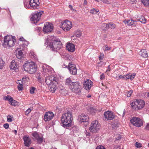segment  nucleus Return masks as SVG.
Returning a JSON list of instances; mask_svg holds the SVG:
<instances>
[{
  "mask_svg": "<svg viewBox=\"0 0 149 149\" xmlns=\"http://www.w3.org/2000/svg\"><path fill=\"white\" fill-rule=\"evenodd\" d=\"M72 24L71 22L65 20L61 23L60 27L65 31H69L72 27Z\"/></svg>",
  "mask_w": 149,
  "mask_h": 149,
  "instance_id": "8",
  "label": "nucleus"
},
{
  "mask_svg": "<svg viewBox=\"0 0 149 149\" xmlns=\"http://www.w3.org/2000/svg\"><path fill=\"white\" fill-rule=\"evenodd\" d=\"M73 82H72L71 80V79L70 78H67L65 81V83L66 85H68V86L70 87L73 84Z\"/></svg>",
  "mask_w": 149,
  "mask_h": 149,
  "instance_id": "30",
  "label": "nucleus"
},
{
  "mask_svg": "<svg viewBox=\"0 0 149 149\" xmlns=\"http://www.w3.org/2000/svg\"><path fill=\"white\" fill-rule=\"evenodd\" d=\"M21 82V80H18L16 82L18 84L17 88L19 91H22L23 89V85L24 84L22 83Z\"/></svg>",
  "mask_w": 149,
  "mask_h": 149,
  "instance_id": "27",
  "label": "nucleus"
},
{
  "mask_svg": "<svg viewBox=\"0 0 149 149\" xmlns=\"http://www.w3.org/2000/svg\"><path fill=\"white\" fill-rule=\"evenodd\" d=\"M121 137L119 134H117L116 135V140H119Z\"/></svg>",
  "mask_w": 149,
  "mask_h": 149,
  "instance_id": "56",
  "label": "nucleus"
},
{
  "mask_svg": "<svg viewBox=\"0 0 149 149\" xmlns=\"http://www.w3.org/2000/svg\"><path fill=\"white\" fill-rule=\"evenodd\" d=\"M33 109V108H30L28 109L25 112V114L26 115H27L29 114L31 111Z\"/></svg>",
  "mask_w": 149,
  "mask_h": 149,
  "instance_id": "46",
  "label": "nucleus"
},
{
  "mask_svg": "<svg viewBox=\"0 0 149 149\" xmlns=\"http://www.w3.org/2000/svg\"><path fill=\"white\" fill-rule=\"evenodd\" d=\"M29 80V77L26 76H25L23 77L22 78V80H21V82L24 84L28 82Z\"/></svg>",
  "mask_w": 149,
  "mask_h": 149,
  "instance_id": "32",
  "label": "nucleus"
},
{
  "mask_svg": "<svg viewBox=\"0 0 149 149\" xmlns=\"http://www.w3.org/2000/svg\"><path fill=\"white\" fill-rule=\"evenodd\" d=\"M12 98H13L10 96L8 95L7 96H5L4 97L3 99L4 100H8L10 102V101L11 100Z\"/></svg>",
  "mask_w": 149,
  "mask_h": 149,
  "instance_id": "38",
  "label": "nucleus"
},
{
  "mask_svg": "<svg viewBox=\"0 0 149 149\" xmlns=\"http://www.w3.org/2000/svg\"><path fill=\"white\" fill-rule=\"evenodd\" d=\"M139 54L142 57L146 58L148 56V53L146 49H142L139 52Z\"/></svg>",
  "mask_w": 149,
  "mask_h": 149,
  "instance_id": "25",
  "label": "nucleus"
},
{
  "mask_svg": "<svg viewBox=\"0 0 149 149\" xmlns=\"http://www.w3.org/2000/svg\"><path fill=\"white\" fill-rule=\"evenodd\" d=\"M132 93V90H130V91H128L127 93V97H130L131 94Z\"/></svg>",
  "mask_w": 149,
  "mask_h": 149,
  "instance_id": "54",
  "label": "nucleus"
},
{
  "mask_svg": "<svg viewBox=\"0 0 149 149\" xmlns=\"http://www.w3.org/2000/svg\"><path fill=\"white\" fill-rule=\"evenodd\" d=\"M78 119L81 122L86 123V125L88 124L89 118L88 116L86 114H82L78 117Z\"/></svg>",
  "mask_w": 149,
  "mask_h": 149,
  "instance_id": "14",
  "label": "nucleus"
},
{
  "mask_svg": "<svg viewBox=\"0 0 149 149\" xmlns=\"http://www.w3.org/2000/svg\"><path fill=\"white\" fill-rule=\"evenodd\" d=\"M102 2L106 4H109L111 3L108 0H100Z\"/></svg>",
  "mask_w": 149,
  "mask_h": 149,
  "instance_id": "47",
  "label": "nucleus"
},
{
  "mask_svg": "<svg viewBox=\"0 0 149 149\" xmlns=\"http://www.w3.org/2000/svg\"><path fill=\"white\" fill-rule=\"evenodd\" d=\"M53 28L52 24L49 22H46L45 24L43 31L45 33H50L53 30Z\"/></svg>",
  "mask_w": 149,
  "mask_h": 149,
  "instance_id": "12",
  "label": "nucleus"
},
{
  "mask_svg": "<svg viewBox=\"0 0 149 149\" xmlns=\"http://www.w3.org/2000/svg\"><path fill=\"white\" fill-rule=\"evenodd\" d=\"M105 49L104 50V51H105L110 50L111 49L110 47H108L107 45H106L105 46Z\"/></svg>",
  "mask_w": 149,
  "mask_h": 149,
  "instance_id": "61",
  "label": "nucleus"
},
{
  "mask_svg": "<svg viewBox=\"0 0 149 149\" xmlns=\"http://www.w3.org/2000/svg\"><path fill=\"white\" fill-rule=\"evenodd\" d=\"M104 118L107 120H112L114 118V115L112 112L108 111L104 112Z\"/></svg>",
  "mask_w": 149,
  "mask_h": 149,
  "instance_id": "16",
  "label": "nucleus"
},
{
  "mask_svg": "<svg viewBox=\"0 0 149 149\" xmlns=\"http://www.w3.org/2000/svg\"><path fill=\"white\" fill-rule=\"evenodd\" d=\"M54 116L53 113L49 111L46 112L45 115L44 120L45 121H49L53 118Z\"/></svg>",
  "mask_w": 149,
  "mask_h": 149,
  "instance_id": "19",
  "label": "nucleus"
},
{
  "mask_svg": "<svg viewBox=\"0 0 149 149\" xmlns=\"http://www.w3.org/2000/svg\"><path fill=\"white\" fill-rule=\"evenodd\" d=\"M125 75H120L117 77V79H125Z\"/></svg>",
  "mask_w": 149,
  "mask_h": 149,
  "instance_id": "53",
  "label": "nucleus"
},
{
  "mask_svg": "<svg viewBox=\"0 0 149 149\" xmlns=\"http://www.w3.org/2000/svg\"><path fill=\"white\" fill-rule=\"evenodd\" d=\"M9 125L8 123H6L3 125V127L6 129L8 128Z\"/></svg>",
  "mask_w": 149,
  "mask_h": 149,
  "instance_id": "57",
  "label": "nucleus"
},
{
  "mask_svg": "<svg viewBox=\"0 0 149 149\" xmlns=\"http://www.w3.org/2000/svg\"><path fill=\"white\" fill-rule=\"evenodd\" d=\"M142 3L145 6L149 5V0H141Z\"/></svg>",
  "mask_w": 149,
  "mask_h": 149,
  "instance_id": "36",
  "label": "nucleus"
},
{
  "mask_svg": "<svg viewBox=\"0 0 149 149\" xmlns=\"http://www.w3.org/2000/svg\"><path fill=\"white\" fill-rule=\"evenodd\" d=\"M111 70V69L110 68V65H109L107 67V70L106 72H108L110 71Z\"/></svg>",
  "mask_w": 149,
  "mask_h": 149,
  "instance_id": "63",
  "label": "nucleus"
},
{
  "mask_svg": "<svg viewBox=\"0 0 149 149\" xmlns=\"http://www.w3.org/2000/svg\"><path fill=\"white\" fill-rule=\"evenodd\" d=\"M17 58L19 59H21L23 58L24 55L23 52L21 50L18 51V53L16 55Z\"/></svg>",
  "mask_w": 149,
  "mask_h": 149,
  "instance_id": "28",
  "label": "nucleus"
},
{
  "mask_svg": "<svg viewBox=\"0 0 149 149\" xmlns=\"http://www.w3.org/2000/svg\"><path fill=\"white\" fill-rule=\"evenodd\" d=\"M110 27L112 29H114L116 28V25L113 23H109L108 24V28Z\"/></svg>",
  "mask_w": 149,
  "mask_h": 149,
  "instance_id": "39",
  "label": "nucleus"
},
{
  "mask_svg": "<svg viewBox=\"0 0 149 149\" xmlns=\"http://www.w3.org/2000/svg\"><path fill=\"white\" fill-rule=\"evenodd\" d=\"M100 127V125L98 121L95 120L93 121L91 124L89 130L92 132H96L99 130Z\"/></svg>",
  "mask_w": 149,
  "mask_h": 149,
  "instance_id": "9",
  "label": "nucleus"
},
{
  "mask_svg": "<svg viewBox=\"0 0 149 149\" xmlns=\"http://www.w3.org/2000/svg\"><path fill=\"white\" fill-rule=\"evenodd\" d=\"M43 13L42 11L38 12H35L33 13L31 15V20L34 23H36L40 19L41 16Z\"/></svg>",
  "mask_w": 149,
  "mask_h": 149,
  "instance_id": "11",
  "label": "nucleus"
},
{
  "mask_svg": "<svg viewBox=\"0 0 149 149\" xmlns=\"http://www.w3.org/2000/svg\"><path fill=\"white\" fill-rule=\"evenodd\" d=\"M19 39L20 41H24L25 40L23 37H21Z\"/></svg>",
  "mask_w": 149,
  "mask_h": 149,
  "instance_id": "60",
  "label": "nucleus"
},
{
  "mask_svg": "<svg viewBox=\"0 0 149 149\" xmlns=\"http://www.w3.org/2000/svg\"><path fill=\"white\" fill-rule=\"evenodd\" d=\"M68 68L71 74L74 75L76 74L77 69L75 64L72 62L69 63L68 65Z\"/></svg>",
  "mask_w": 149,
  "mask_h": 149,
  "instance_id": "13",
  "label": "nucleus"
},
{
  "mask_svg": "<svg viewBox=\"0 0 149 149\" xmlns=\"http://www.w3.org/2000/svg\"><path fill=\"white\" fill-rule=\"evenodd\" d=\"M104 57V54L103 53H100L99 56V59L100 61L102 60Z\"/></svg>",
  "mask_w": 149,
  "mask_h": 149,
  "instance_id": "48",
  "label": "nucleus"
},
{
  "mask_svg": "<svg viewBox=\"0 0 149 149\" xmlns=\"http://www.w3.org/2000/svg\"><path fill=\"white\" fill-rule=\"evenodd\" d=\"M70 90L74 93H80L82 88L81 84L79 81L73 82V84L70 87Z\"/></svg>",
  "mask_w": 149,
  "mask_h": 149,
  "instance_id": "7",
  "label": "nucleus"
},
{
  "mask_svg": "<svg viewBox=\"0 0 149 149\" xmlns=\"http://www.w3.org/2000/svg\"><path fill=\"white\" fill-rule=\"evenodd\" d=\"M135 21H134L132 19H130L129 20H125L124 21V22L125 24H127L128 25L131 26L134 24L135 22H136Z\"/></svg>",
  "mask_w": 149,
  "mask_h": 149,
  "instance_id": "26",
  "label": "nucleus"
},
{
  "mask_svg": "<svg viewBox=\"0 0 149 149\" xmlns=\"http://www.w3.org/2000/svg\"><path fill=\"white\" fill-rule=\"evenodd\" d=\"M139 21L143 24L145 23L146 22V19L143 16H141L140 17L139 19Z\"/></svg>",
  "mask_w": 149,
  "mask_h": 149,
  "instance_id": "35",
  "label": "nucleus"
},
{
  "mask_svg": "<svg viewBox=\"0 0 149 149\" xmlns=\"http://www.w3.org/2000/svg\"><path fill=\"white\" fill-rule=\"evenodd\" d=\"M130 122L132 125L137 127H140L143 125V121L139 118L136 117H133Z\"/></svg>",
  "mask_w": 149,
  "mask_h": 149,
  "instance_id": "10",
  "label": "nucleus"
},
{
  "mask_svg": "<svg viewBox=\"0 0 149 149\" xmlns=\"http://www.w3.org/2000/svg\"><path fill=\"white\" fill-rule=\"evenodd\" d=\"M66 47L67 50L70 52H73L75 49L74 45L71 43H68Z\"/></svg>",
  "mask_w": 149,
  "mask_h": 149,
  "instance_id": "23",
  "label": "nucleus"
},
{
  "mask_svg": "<svg viewBox=\"0 0 149 149\" xmlns=\"http://www.w3.org/2000/svg\"><path fill=\"white\" fill-rule=\"evenodd\" d=\"M35 88L34 87H32L30 89V92L31 94H33L34 93Z\"/></svg>",
  "mask_w": 149,
  "mask_h": 149,
  "instance_id": "52",
  "label": "nucleus"
},
{
  "mask_svg": "<svg viewBox=\"0 0 149 149\" xmlns=\"http://www.w3.org/2000/svg\"><path fill=\"white\" fill-rule=\"evenodd\" d=\"M128 79H130V77L128 74L125 75V79L127 80Z\"/></svg>",
  "mask_w": 149,
  "mask_h": 149,
  "instance_id": "62",
  "label": "nucleus"
},
{
  "mask_svg": "<svg viewBox=\"0 0 149 149\" xmlns=\"http://www.w3.org/2000/svg\"><path fill=\"white\" fill-rule=\"evenodd\" d=\"M23 67L25 71L30 74L35 73L37 70L36 66L33 62H26L23 65Z\"/></svg>",
  "mask_w": 149,
  "mask_h": 149,
  "instance_id": "3",
  "label": "nucleus"
},
{
  "mask_svg": "<svg viewBox=\"0 0 149 149\" xmlns=\"http://www.w3.org/2000/svg\"><path fill=\"white\" fill-rule=\"evenodd\" d=\"M36 139L39 143H41L43 141V137L39 136Z\"/></svg>",
  "mask_w": 149,
  "mask_h": 149,
  "instance_id": "44",
  "label": "nucleus"
},
{
  "mask_svg": "<svg viewBox=\"0 0 149 149\" xmlns=\"http://www.w3.org/2000/svg\"><path fill=\"white\" fill-rule=\"evenodd\" d=\"M4 62L1 58H0V69H1L3 67Z\"/></svg>",
  "mask_w": 149,
  "mask_h": 149,
  "instance_id": "43",
  "label": "nucleus"
},
{
  "mask_svg": "<svg viewBox=\"0 0 149 149\" xmlns=\"http://www.w3.org/2000/svg\"><path fill=\"white\" fill-rule=\"evenodd\" d=\"M57 84H58V80L54 81L53 83L49 85V86L48 88L50 91L52 93L54 92L57 88Z\"/></svg>",
  "mask_w": 149,
  "mask_h": 149,
  "instance_id": "20",
  "label": "nucleus"
},
{
  "mask_svg": "<svg viewBox=\"0 0 149 149\" xmlns=\"http://www.w3.org/2000/svg\"><path fill=\"white\" fill-rule=\"evenodd\" d=\"M102 25L103 26L107 27L108 26V24L106 23H104L102 24Z\"/></svg>",
  "mask_w": 149,
  "mask_h": 149,
  "instance_id": "64",
  "label": "nucleus"
},
{
  "mask_svg": "<svg viewBox=\"0 0 149 149\" xmlns=\"http://www.w3.org/2000/svg\"><path fill=\"white\" fill-rule=\"evenodd\" d=\"M112 127L113 128H115L118 127V124L116 123H113L112 124Z\"/></svg>",
  "mask_w": 149,
  "mask_h": 149,
  "instance_id": "50",
  "label": "nucleus"
},
{
  "mask_svg": "<svg viewBox=\"0 0 149 149\" xmlns=\"http://www.w3.org/2000/svg\"><path fill=\"white\" fill-rule=\"evenodd\" d=\"M42 72L44 75H49L53 74L54 71L51 67L46 64H43L42 66Z\"/></svg>",
  "mask_w": 149,
  "mask_h": 149,
  "instance_id": "6",
  "label": "nucleus"
},
{
  "mask_svg": "<svg viewBox=\"0 0 149 149\" xmlns=\"http://www.w3.org/2000/svg\"><path fill=\"white\" fill-rule=\"evenodd\" d=\"M32 135L36 139L38 138V137L39 136L38 134L36 132L33 133L32 134Z\"/></svg>",
  "mask_w": 149,
  "mask_h": 149,
  "instance_id": "45",
  "label": "nucleus"
},
{
  "mask_svg": "<svg viewBox=\"0 0 149 149\" xmlns=\"http://www.w3.org/2000/svg\"><path fill=\"white\" fill-rule=\"evenodd\" d=\"M145 129L148 130H149V123H146L145 126Z\"/></svg>",
  "mask_w": 149,
  "mask_h": 149,
  "instance_id": "59",
  "label": "nucleus"
},
{
  "mask_svg": "<svg viewBox=\"0 0 149 149\" xmlns=\"http://www.w3.org/2000/svg\"><path fill=\"white\" fill-rule=\"evenodd\" d=\"M15 42V39H14L11 36H7L4 37L3 45L5 47L10 48L13 46Z\"/></svg>",
  "mask_w": 149,
  "mask_h": 149,
  "instance_id": "4",
  "label": "nucleus"
},
{
  "mask_svg": "<svg viewBox=\"0 0 149 149\" xmlns=\"http://www.w3.org/2000/svg\"><path fill=\"white\" fill-rule=\"evenodd\" d=\"M49 76L46 77L45 82L47 85H49L54 82V81H56L57 80V78L54 76L49 75Z\"/></svg>",
  "mask_w": 149,
  "mask_h": 149,
  "instance_id": "17",
  "label": "nucleus"
},
{
  "mask_svg": "<svg viewBox=\"0 0 149 149\" xmlns=\"http://www.w3.org/2000/svg\"><path fill=\"white\" fill-rule=\"evenodd\" d=\"M96 149H106L103 146H97Z\"/></svg>",
  "mask_w": 149,
  "mask_h": 149,
  "instance_id": "55",
  "label": "nucleus"
},
{
  "mask_svg": "<svg viewBox=\"0 0 149 149\" xmlns=\"http://www.w3.org/2000/svg\"><path fill=\"white\" fill-rule=\"evenodd\" d=\"M10 104L13 106H16L17 104V102L14 100L12 98L11 101H10Z\"/></svg>",
  "mask_w": 149,
  "mask_h": 149,
  "instance_id": "37",
  "label": "nucleus"
},
{
  "mask_svg": "<svg viewBox=\"0 0 149 149\" xmlns=\"http://www.w3.org/2000/svg\"><path fill=\"white\" fill-rule=\"evenodd\" d=\"M144 101L141 99H136L130 104L132 108L134 110H141L144 107Z\"/></svg>",
  "mask_w": 149,
  "mask_h": 149,
  "instance_id": "5",
  "label": "nucleus"
},
{
  "mask_svg": "<svg viewBox=\"0 0 149 149\" xmlns=\"http://www.w3.org/2000/svg\"><path fill=\"white\" fill-rule=\"evenodd\" d=\"M23 139L25 146H28L31 143V140L29 136H24L23 137Z\"/></svg>",
  "mask_w": 149,
  "mask_h": 149,
  "instance_id": "22",
  "label": "nucleus"
},
{
  "mask_svg": "<svg viewBox=\"0 0 149 149\" xmlns=\"http://www.w3.org/2000/svg\"><path fill=\"white\" fill-rule=\"evenodd\" d=\"M24 7L26 9L30 8L29 5L30 0H24Z\"/></svg>",
  "mask_w": 149,
  "mask_h": 149,
  "instance_id": "29",
  "label": "nucleus"
},
{
  "mask_svg": "<svg viewBox=\"0 0 149 149\" xmlns=\"http://www.w3.org/2000/svg\"><path fill=\"white\" fill-rule=\"evenodd\" d=\"M12 117H11V116L10 115H8L7 116V121L9 122H11L12 120Z\"/></svg>",
  "mask_w": 149,
  "mask_h": 149,
  "instance_id": "49",
  "label": "nucleus"
},
{
  "mask_svg": "<svg viewBox=\"0 0 149 149\" xmlns=\"http://www.w3.org/2000/svg\"><path fill=\"white\" fill-rule=\"evenodd\" d=\"M18 66L17 63L14 60H13L10 63V69L17 71L18 70Z\"/></svg>",
  "mask_w": 149,
  "mask_h": 149,
  "instance_id": "21",
  "label": "nucleus"
},
{
  "mask_svg": "<svg viewBox=\"0 0 149 149\" xmlns=\"http://www.w3.org/2000/svg\"><path fill=\"white\" fill-rule=\"evenodd\" d=\"M47 42L49 47L54 51L59 50L62 47V43L59 40L54 38L53 36L48 37Z\"/></svg>",
  "mask_w": 149,
  "mask_h": 149,
  "instance_id": "1",
  "label": "nucleus"
},
{
  "mask_svg": "<svg viewBox=\"0 0 149 149\" xmlns=\"http://www.w3.org/2000/svg\"><path fill=\"white\" fill-rule=\"evenodd\" d=\"M73 120L72 113L69 111L63 114L61 116V121L62 126L67 128L70 126Z\"/></svg>",
  "mask_w": 149,
  "mask_h": 149,
  "instance_id": "2",
  "label": "nucleus"
},
{
  "mask_svg": "<svg viewBox=\"0 0 149 149\" xmlns=\"http://www.w3.org/2000/svg\"><path fill=\"white\" fill-rule=\"evenodd\" d=\"M81 35V32L78 30H77L75 32V35L77 37H79Z\"/></svg>",
  "mask_w": 149,
  "mask_h": 149,
  "instance_id": "41",
  "label": "nucleus"
},
{
  "mask_svg": "<svg viewBox=\"0 0 149 149\" xmlns=\"http://www.w3.org/2000/svg\"><path fill=\"white\" fill-rule=\"evenodd\" d=\"M135 146L137 148H140L141 147V144L137 142L135 143Z\"/></svg>",
  "mask_w": 149,
  "mask_h": 149,
  "instance_id": "51",
  "label": "nucleus"
},
{
  "mask_svg": "<svg viewBox=\"0 0 149 149\" xmlns=\"http://www.w3.org/2000/svg\"><path fill=\"white\" fill-rule=\"evenodd\" d=\"M72 134H73L74 135H75V134L77 133L79 130L78 128L75 126L73 127L72 129Z\"/></svg>",
  "mask_w": 149,
  "mask_h": 149,
  "instance_id": "31",
  "label": "nucleus"
},
{
  "mask_svg": "<svg viewBox=\"0 0 149 149\" xmlns=\"http://www.w3.org/2000/svg\"><path fill=\"white\" fill-rule=\"evenodd\" d=\"M104 74H102L100 77V78L101 80L104 79Z\"/></svg>",
  "mask_w": 149,
  "mask_h": 149,
  "instance_id": "58",
  "label": "nucleus"
},
{
  "mask_svg": "<svg viewBox=\"0 0 149 149\" xmlns=\"http://www.w3.org/2000/svg\"><path fill=\"white\" fill-rule=\"evenodd\" d=\"M83 87L87 90L90 89L93 86V82L90 79H86L83 82Z\"/></svg>",
  "mask_w": 149,
  "mask_h": 149,
  "instance_id": "15",
  "label": "nucleus"
},
{
  "mask_svg": "<svg viewBox=\"0 0 149 149\" xmlns=\"http://www.w3.org/2000/svg\"><path fill=\"white\" fill-rule=\"evenodd\" d=\"M29 55L32 58H33L35 60H37L36 56L33 51H31L29 54Z\"/></svg>",
  "mask_w": 149,
  "mask_h": 149,
  "instance_id": "33",
  "label": "nucleus"
},
{
  "mask_svg": "<svg viewBox=\"0 0 149 149\" xmlns=\"http://www.w3.org/2000/svg\"><path fill=\"white\" fill-rule=\"evenodd\" d=\"M130 77V80H132L136 76V74L135 73H133L132 74H128Z\"/></svg>",
  "mask_w": 149,
  "mask_h": 149,
  "instance_id": "40",
  "label": "nucleus"
},
{
  "mask_svg": "<svg viewBox=\"0 0 149 149\" xmlns=\"http://www.w3.org/2000/svg\"><path fill=\"white\" fill-rule=\"evenodd\" d=\"M58 88L60 93L63 95H65L68 93V92L62 85H61L58 86Z\"/></svg>",
  "mask_w": 149,
  "mask_h": 149,
  "instance_id": "24",
  "label": "nucleus"
},
{
  "mask_svg": "<svg viewBox=\"0 0 149 149\" xmlns=\"http://www.w3.org/2000/svg\"><path fill=\"white\" fill-rule=\"evenodd\" d=\"M24 42V43L22 45V47L24 46L23 48L22 49L23 50H24L26 48L27 45L29 44V42L28 41H26L25 40Z\"/></svg>",
  "mask_w": 149,
  "mask_h": 149,
  "instance_id": "34",
  "label": "nucleus"
},
{
  "mask_svg": "<svg viewBox=\"0 0 149 149\" xmlns=\"http://www.w3.org/2000/svg\"><path fill=\"white\" fill-rule=\"evenodd\" d=\"M40 3L39 0H30V6L33 9H36L39 6Z\"/></svg>",
  "mask_w": 149,
  "mask_h": 149,
  "instance_id": "18",
  "label": "nucleus"
},
{
  "mask_svg": "<svg viewBox=\"0 0 149 149\" xmlns=\"http://www.w3.org/2000/svg\"><path fill=\"white\" fill-rule=\"evenodd\" d=\"M99 11L98 10H95L94 8H93L91 9L90 13L92 14H96Z\"/></svg>",
  "mask_w": 149,
  "mask_h": 149,
  "instance_id": "42",
  "label": "nucleus"
}]
</instances>
